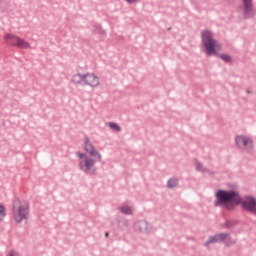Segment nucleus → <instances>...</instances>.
<instances>
[{"mask_svg":"<svg viewBox=\"0 0 256 256\" xmlns=\"http://www.w3.org/2000/svg\"><path fill=\"white\" fill-rule=\"evenodd\" d=\"M134 229L140 233H149L151 231V224L145 220H138L134 225Z\"/></svg>","mask_w":256,"mask_h":256,"instance_id":"9b49d317","label":"nucleus"},{"mask_svg":"<svg viewBox=\"0 0 256 256\" xmlns=\"http://www.w3.org/2000/svg\"><path fill=\"white\" fill-rule=\"evenodd\" d=\"M126 1V3H128V5H133L135 3H139V0H124Z\"/></svg>","mask_w":256,"mask_h":256,"instance_id":"412c9836","label":"nucleus"},{"mask_svg":"<svg viewBox=\"0 0 256 256\" xmlns=\"http://www.w3.org/2000/svg\"><path fill=\"white\" fill-rule=\"evenodd\" d=\"M196 171H199L200 173H211L213 174V172L207 168H205V166H203V163L201 162H196Z\"/></svg>","mask_w":256,"mask_h":256,"instance_id":"4468645a","label":"nucleus"},{"mask_svg":"<svg viewBox=\"0 0 256 256\" xmlns=\"http://www.w3.org/2000/svg\"><path fill=\"white\" fill-rule=\"evenodd\" d=\"M108 126L110 127V129H112V131H117L118 133L121 132V126H119V124L115 122H110Z\"/></svg>","mask_w":256,"mask_h":256,"instance_id":"f3484780","label":"nucleus"},{"mask_svg":"<svg viewBox=\"0 0 256 256\" xmlns=\"http://www.w3.org/2000/svg\"><path fill=\"white\" fill-rule=\"evenodd\" d=\"M105 237H109V232H106V233H105Z\"/></svg>","mask_w":256,"mask_h":256,"instance_id":"5701e85b","label":"nucleus"},{"mask_svg":"<svg viewBox=\"0 0 256 256\" xmlns=\"http://www.w3.org/2000/svg\"><path fill=\"white\" fill-rule=\"evenodd\" d=\"M7 213H5V206L3 204H0V222L5 219V216Z\"/></svg>","mask_w":256,"mask_h":256,"instance_id":"a211bd4d","label":"nucleus"},{"mask_svg":"<svg viewBox=\"0 0 256 256\" xmlns=\"http://www.w3.org/2000/svg\"><path fill=\"white\" fill-rule=\"evenodd\" d=\"M74 85H83L85 83V74L77 73L72 76L71 79Z\"/></svg>","mask_w":256,"mask_h":256,"instance_id":"f8f14e48","label":"nucleus"},{"mask_svg":"<svg viewBox=\"0 0 256 256\" xmlns=\"http://www.w3.org/2000/svg\"><path fill=\"white\" fill-rule=\"evenodd\" d=\"M4 40L8 43V45H12V47H18L19 49H29V47H31L28 42L12 33H6L4 35Z\"/></svg>","mask_w":256,"mask_h":256,"instance_id":"423d86ee","label":"nucleus"},{"mask_svg":"<svg viewBox=\"0 0 256 256\" xmlns=\"http://www.w3.org/2000/svg\"><path fill=\"white\" fill-rule=\"evenodd\" d=\"M201 41L202 47H204L205 53L208 57L216 56L222 59L224 63H231V56L217 53L219 44L217 43V40L213 38V32H211V30H202Z\"/></svg>","mask_w":256,"mask_h":256,"instance_id":"f03ea898","label":"nucleus"},{"mask_svg":"<svg viewBox=\"0 0 256 256\" xmlns=\"http://www.w3.org/2000/svg\"><path fill=\"white\" fill-rule=\"evenodd\" d=\"M244 19H252L255 17V9H253V0H242Z\"/></svg>","mask_w":256,"mask_h":256,"instance_id":"1a4fd4ad","label":"nucleus"},{"mask_svg":"<svg viewBox=\"0 0 256 256\" xmlns=\"http://www.w3.org/2000/svg\"><path fill=\"white\" fill-rule=\"evenodd\" d=\"M215 243H224L226 247H231V245H235L237 241L233 240V238L229 236V233H217L215 235L209 236L208 240L204 243V246L209 247V245Z\"/></svg>","mask_w":256,"mask_h":256,"instance_id":"20e7f679","label":"nucleus"},{"mask_svg":"<svg viewBox=\"0 0 256 256\" xmlns=\"http://www.w3.org/2000/svg\"><path fill=\"white\" fill-rule=\"evenodd\" d=\"M76 155H77L78 159L89 158L85 153H81V152H76Z\"/></svg>","mask_w":256,"mask_h":256,"instance_id":"aec40b11","label":"nucleus"},{"mask_svg":"<svg viewBox=\"0 0 256 256\" xmlns=\"http://www.w3.org/2000/svg\"><path fill=\"white\" fill-rule=\"evenodd\" d=\"M235 143L238 149H253V140L245 135H237L235 137Z\"/></svg>","mask_w":256,"mask_h":256,"instance_id":"6e6552de","label":"nucleus"},{"mask_svg":"<svg viewBox=\"0 0 256 256\" xmlns=\"http://www.w3.org/2000/svg\"><path fill=\"white\" fill-rule=\"evenodd\" d=\"M237 225V220H226L225 223L222 225L226 229H231Z\"/></svg>","mask_w":256,"mask_h":256,"instance_id":"dca6fc26","label":"nucleus"},{"mask_svg":"<svg viewBox=\"0 0 256 256\" xmlns=\"http://www.w3.org/2000/svg\"><path fill=\"white\" fill-rule=\"evenodd\" d=\"M124 225H125V227H129V221L125 220Z\"/></svg>","mask_w":256,"mask_h":256,"instance_id":"4be33fe9","label":"nucleus"},{"mask_svg":"<svg viewBox=\"0 0 256 256\" xmlns=\"http://www.w3.org/2000/svg\"><path fill=\"white\" fill-rule=\"evenodd\" d=\"M246 93H251V92L249 90H247Z\"/></svg>","mask_w":256,"mask_h":256,"instance_id":"b1692460","label":"nucleus"},{"mask_svg":"<svg viewBox=\"0 0 256 256\" xmlns=\"http://www.w3.org/2000/svg\"><path fill=\"white\" fill-rule=\"evenodd\" d=\"M94 31L100 35H103V33H105V30L99 24L94 25Z\"/></svg>","mask_w":256,"mask_h":256,"instance_id":"6ab92c4d","label":"nucleus"},{"mask_svg":"<svg viewBox=\"0 0 256 256\" xmlns=\"http://www.w3.org/2000/svg\"><path fill=\"white\" fill-rule=\"evenodd\" d=\"M101 162V160H97L96 158H86L84 160L79 161V169L85 175H97V167H95V163Z\"/></svg>","mask_w":256,"mask_h":256,"instance_id":"39448f33","label":"nucleus"},{"mask_svg":"<svg viewBox=\"0 0 256 256\" xmlns=\"http://www.w3.org/2000/svg\"><path fill=\"white\" fill-rule=\"evenodd\" d=\"M12 212L16 223L27 221L29 219V203L21 204V200L15 198L12 201Z\"/></svg>","mask_w":256,"mask_h":256,"instance_id":"7ed1b4c3","label":"nucleus"},{"mask_svg":"<svg viewBox=\"0 0 256 256\" xmlns=\"http://www.w3.org/2000/svg\"><path fill=\"white\" fill-rule=\"evenodd\" d=\"M118 209L120 210V213H123V215H131L133 213V208L128 205H123Z\"/></svg>","mask_w":256,"mask_h":256,"instance_id":"ddd939ff","label":"nucleus"},{"mask_svg":"<svg viewBox=\"0 0 256 256\" xmlns=\"http://www.w3.org/2000/svg\"><path fill=\"white\" fill-rule=\"evenodd\" d=\"M84 151L86 153H89L90 157L97 158V161H101L102 156L97 149H95V146L91 142V139H89L88 136H85L84 138Z\"/></svg>","mask_w":256,"mask_h":256,"instance_id":"0eeeda50","label":"nucleus"},{"mask_svg":"<svg viewBox=\"0 0 256 256\" xmlns=\"http://www.w3.org/2000/svg\"><path fill=\"white\" fill-rule=\"evenodd\" d=\"M84 84L93 88L99 87V77L91 73L84 74Z\"/></svg>","mask_w":256,"mask_h":256,"instance_id":"9d476101","label":"nucleus"},{"mask_svg":"<svg viewBox=\"0 0 256 256\" xmlns=\"http://www.w3.org/2000/svg\"><path fill=\"white\" fill-rule=\"evenodd\" d=\"M177 185H179V180L177 178H170L167 181V188L168 189H175V187H177Z\"/></svg>","mask_w":256,"mask_h":256,"instance_id":"2eb2a0df","label":"nucleus"},{"mask_svg":"<svg viewBox=\"0 0 256 256\" xmlns=\"http://www.w3.org/2000/svg\"><path fill=\"white\" fill-rule=\"evenodd\" d=\"M214 207H223L226 211H235L237 205H241L244 211L256 217V198L245 196L244 200L235 190H218L215 194Z\"/></svg>","mask_w":256,"mask_h":256,"instance_id":"f257e3e1","label":"nucleus"}]
</instances>
